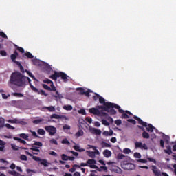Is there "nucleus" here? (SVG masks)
Wrapping results in <instances>:
<instances>
[{
    "label": "nucleus",
    "instance_id": "8fccbe9b",
    "mask_svg": "<svg viewBox=\"0 0 176 176\" xmlns=\"http://www.w3.org/2000/svg\"><path fill=\"white\" fill-rule=\"evenodd\" d=\"M43 82L50 85H54L53 81L50 79H46L43 80Z\"/></svg>",
    "mask_w": 176,
    "mask_h": 176
},
{
    "label": "nucleus",
    "instance_id": "e2e57ef3",
    "mask_svg": "<svg viewBox=\"0 0 176 176\" xmlns=\"http://www.w3.org/2000/svg\"><path fill=\"white\" fill-rule=\"evenodd\" d=\"M13 96H19V97H23V94H20V93H19V92H14V93L13 94Z\"/></svg>",
    "mask_w": 176,
    "mask_h": 176
},
{
    "label": "nucleus",
    "instance_id": "f03ea898",
    "mask_svg": "<svg viewBox=\"0 0 176 176\" xmlns=\"http://www.w3.org/2000/svg\"><path fill=\"white\" fill-rule=\"evenodd\" d=\"M10 83L19 87L25 86V76L19 72H14L11 74Z\"/></svg>",
    "mask_w": 176,
    "mask_h": 176
},
{
    "label": "nucleus",
    "instance_id": "6ab92c4d",
    "mask_svg": "<svg viewBox=\"0 0 176 176\" xmlns=\"http://www.w3.org/2000/svg\"><path fill=\"white\" fill-rule=\"evenodd\" d=\"M113 131L111 129L109 131V132H108V131H104L103 132V135L104 136H111L113 135Z\"/></svg>",
    "mask_w": 176,
    "mask_h": 176
},
{
    "label": "nucleus",
    "instance_id": "72a5a7b5",
    "mask_svg": "<svg viewBox=\"0 0 176 176\" xmlns=\"http://www.w3.org/2000/svg\"><path fill=\"white\" fill-rule=\"evenodd\" d=\"M60 116L57 114H52L50 116V119H56V120H60Z\"/></svg>",
    "mask_w": 176,
    "mask_h": 176
},
{
    "label": "nucleus",
    "instance_id": "9d476101",
    "mask_svg": "<svg viewBox=\"0 0 176 176\" xmlns=\"http://www.w3.org/2000/svg\"><path fill=\"white\" fill-rule=\"evenodd\" d=\"M11 104L16 108H21V105L23 104V100H12Z\"/></svg>",
    "mask_w": 176,
    "mask_h": 176
},
{
    "label": "nucleus",
    "instance_id": "49530a36",
    "mask_svg": "<svg viewBox=\"0 0 176 176\" xmlns=\"http://www.w3.org/2000/svg\"><path fill=\"white\" fill-rule=\"evenodd\" d=\"M20 159L21 161H25V162L28 161V157L25 155H21L20 157Z\"/></svg>",
    "mask_w": 176,
    "mask_h": 176
},
{
    "label": "nucleus",
    "instance_id": "2eb2a0df",
    "mask_svg": "<svg viewBox=\"0 0 176 176\" xmlns=\"http://www.w3.org/2000/svg\"><path fill=\"white\" fill-rule=\"evenodd\" d=\"M25 154L30 156V157H32V160L36 162H40L41 158L39 157L34 156L32 153H29V151H25Z\"/></svg>",
    "mask_w": 176,
    "mask_h": 176
},
{
    "label": "nucleus",
    "instance_id": "aec40b11",
    "mask_svg": "<svg viewBox=\"0 0 176 176\" xmlns=\"http://www.w3.org/2000/svg\"><path fill=\"white\" fill-rule=\"evenodd\" d=\"M164 152H165L166 153H167L168 155H171V154H173V151H172V148H171V146H168L166 147V149L164 150Z\"/></svg>",
    "mask_w": 176,
    "mask_h": 176
},
{
    "label": "nucleus",
    "instance_id": "412c9836",
    "mask_svg": "<svg viewBox=\"0 0 176 176\" xmlns=\"http://www.w3.org/2000/svg\"><path fill=\"white\" fill-rule=\"evenodd\" d=\"M13 140H14L16 141H18L19 142H20L21 144H26V141L23 140V139H21V138H19L17 137H14Z\"/></svg>",
    "mask_w": 176,
    "mask_h": 176
},
{
    "label": "nucleus",
    "instance_id": "473e14b6",
    "mask_svg": "<svg viewBox=\"0 0 176 176\" xmlns=\"http://www.w3.org/2000/svg\"><path fill=\"white\" fill-rule=\"evenodd\" d=\"M63 109L66 111H72L73 107L72 105H65Z\"/></svg>",
    "mask_w": 176,
    "mask_h": 176
},
{
    "label": "nucleus",
    "instance_id": "5fc2aeb1",
    "mask_svg": "<svg viewBox=\"0 0 176 176\" xmlns=\"http://www.w3.org/2000/svg\"><path fill=\"white\" fill-rule=\"evenodd\" d=\"M48 154L50 155H53L55 157H57V156H58V154L56 153H55V151H49Z\"/></svg>",
    "mask_w": 176,
    "mask_h": 176
},
{
    "label": "nucleus",
    "instance_id": "a878e982",
    "mask_svg": "<svg viewBox=\"0 0 176 176\" xmlns=\"http://www.w3.org/2000/svg\"><path fill=\"white\" fill-rule=\"evenodd\" d=\"M87 152L88 153V156L89 157H92V159H94V157H96L94 151H87Z\"/></svg>",
    "mask_w": 176,
    "mask_h": 176
},
{
    "label": "nucleus",
    "instance_id": "393cba45",
    "mask_svg": "<svg viewBox=\"0 0 176 176\" xmlns=\"http://www.w3.org/2000/svg\"><path fill=\"white\" fill-rule=\"evenodd\" d=\"M40 162H41L40 164L43 165L44 166H45V167L49 166V165H48L49 163L47 162V160H41V159Z\"/></svg>",
    "mask_w": 176,
    "mask_h": 176
},
{
    "label": "nucleus",
    "instance_id": "7ed1b4c3",
    "mask_svg": "<svg viewBox=\"0 0 176 176\" xmlns=\"http://www.w3.org/2000/svg\"><path fill=\"white\" fill-rule=\"evenodd\" d=\"M133 119L138 121V123L140 125H142L143 126H145L146 129V131L148 132L153 133L154 131V130L155 129V126H153L151 124H149L148 125H147L146 122H145L141 118H140L139 117H138L136 116H133Z\"/></svg>",
    "mask_w": 176,
    "mask_h": 176
},
{
    "label": "nucleus",
    "instance_id": "c9c22d12",
    "mask_svg": "<svg viewBox=\"0 0 176 176\" xmlns=\"http://www.w3.org/2000/svg\"><path fill=\"white\" fill-rule=\"evenodd\" d=\"M61 143L63 144H66V145H70L71 144L70 142L67 138H64L62 140Z\"/></svg>",
    "mask_w": 176,
    "mask_h": 176
},
{
    "label": "nucleus",
    "instance_id": "ddd939ff",
    "mask_svg": "<svg viewBox=\"0 0 176 176\" xmlns=\"http://www.w3.org/2000/svg\"><path fill=\"white\" fill-rule=\"evenodd\" d=\"M152 171L155 176H162V173L155 166H152Z\"/></svg>",
    "mask_w": 176,
    "mask_h": 176
},
{
    "label": "nucleus",
    "instance_id": "cd10ccee",
    "mask_svg": "<svg viewBox=\"0 0 176 176\" xmlns=\"http://www.w3.org/2000/svg\"><path fill=\"white\" fill-rule=\"evenodd\" d=\"M5 126V119L0 118V129H3Z\"/></svg>",
    "mask_w": 176,
    "mask_h": 176
},
{
    "label": "nucleus",
    "instance_id": "1a4fd4ad",
    "mask_svg": "<svg viewBox=\"0 0 176 176\" xmlns=\"http://www.w3.org/2000/svg\"><path fill=\"white\" fill-rule=\"evenodd\" d=\"M45 131L49 133L50 135H54L56 133V128L53 126H45Z\"/></svg>",
    "mask_w": 176,
    "mask_h": 176
},
{
    "label": "nucleus",
    "instance_id": "603ef678",
    "mask_svg": "<svg viewBox=\"0 0 176 176\" xmlns=\"http://www.w3.org/2000/svg\"><path fill=\"white\" fill-rule=\"evenodd\" d=\"M0 36L4 38L5 39H8V36L3 32H0Z\"/></svg>",
    "mask_w": 176,
    "mask_h": 176
},
{
    "label": "nucleus",
    "instance_id": "4c0bfd02",
    "mask_svg": "<svg viewBox=\"0 0 176 176\" xmlns=\"http://www.w3.org/2000/svg\"><path fill=\"white\" fill-rule=\"evenodd\" d=\"M35 93H38V94H41V95H43V96H47L48 94L45 93V90H38V91H34Z\"/></svg>",
    "mask_w": 176,
    "mask_h": 176
},
{
    "label": "nucleus",
    "instance_id": "0e129e2a",
    "mask_svg": "<svg viewBox=\"0 0 176 176\" xmlns=\"http://www.w3.org/2000/svg\"><path fill=\"white\" fill-rule=\"evenodd\" d=\"M50 142L51 144H55V145H58V142H57L55 139H51V140H50Z\"/></svg>",
    "mask_w": 176,
    "mask_h": 176
},
{
    "label": "nucleus",
    "instance_id": "338daca9",
    "mask_svg": "<svg viewBox=\"0 0 176 176\" xmlns=\"http://www.w3.org/2000/svg\"><path fill=\"white\" fill-rule=\"evenodd\" d=\"M115 124L117 126H120V124H122V120H115Z\"/></svg>",
    "mask_w": 176,
    "mask_h": 176
},
{
    "label": "nucleus",
    "instance_id": "2f4dec72",
    "mask_svg": "<svg viewBox=\"0 0 176 176\" xmlns=\"http://www.w3.org/2000/svg\"><path fill=\"white\" fill-rule=\"evenodd\" d=\"M61 160L63 161H69V156L65 154H63L61 155Z\"/></svg>",
    "mask_w": 176,
    "mask_h": 176
},
{
    "label": "nucleus",
    "instance_id": "13d9d810",
    "mask_svg": "<svg viewBox=\"0 0 176 176\" xmlns=\"http://www.w3.org/2000/svg\"><path fill=\"white\" fill-rule=\"evenodd\" d=\"M134 157H136V159H140L142 157V155L139 153H134Z\"/></svg>",
    "mask_w": 176,
    "mask_h": 176
},
{
    "label": "nucleus",
    "instance_id": "37998d69",
    "mask_svg": "<svg viewBox=\"0 0 176 176\" xmlns=\"http://www.w3.org/2000/svg\"><path fill=\"white\" fill-rule=\"evenodd\" d=\"M9 122L11 124H18L19 120L16 118L13 119V120H9Z\"/></svg>",
    "mask_w": 176,
    "mask_h": 176
},
{
    "label": "nucleus",
    "instance_id": "a19ab883",
    "mask_svg": "<svg viewBox=\"0 0 176 176\" xmlns=\"http://www.w3.org/2000/svg\"><path fill=\"white\" fill-rule=\"evenodd\" d=\"M20 137H21V138H22V139H23V140H28V138H29V136L28 135H27L26 134H25V133H22V134H21L20 135Z\"/></svg>",
    "mask_w": 176,
    "mask_h": 176
},
{
    "label": "nucleus",
    "instance_id": "39448f33",
    "mask_svg": "<svg viewBox=\"0 0 176 176\" xmlns=\"http://www.w3.org/2000/svg\"><path fill=\"white\" fill-rule=\"evenodd\" d=\"M117 106L118 107H114L113 108H115L116 109H118L119 113L122 114L121 116V118L122 119H129V116L128 115L133 116V113H131V111H129L128 110L124 111V110L122 109L119 105L117 104Z\"/></svg>",
    "mask_w": 176,
    "mask_h": 176
},
{
    "label": "nucleus",
    "instance_id": "c03bdc74",
    "mask_svg": "<svg viewBox=\"0 0 176 176\" xmlns=\"http://www.w3.org/2000/svg\"><path fill=\"white\" fill-rule=\"evenodd\" d=\"M46 109H47L50 112L55 111V108L53 106L47 107H46Z\"/></svg>",
    "mask_w": 176,
    "mask_h": 176
},
{
    "label": "nucleus",
    "instance_id": "7c9ffc66",
    "mask_svg": "<svg viewBox=\"0 0 176 176\" xmlns=\"http://www.w3.org/2000/svg\"><path fill=\"white\" fill-rule=\"evenodd\" d=\"M37 133L40 135H44L45 134V131L43 129H38Z\"/></svg>",
    "mask_w": 176,
    "mask_h": 176
},
{
    "label": "nucleus",
    "instance_id": "5701e85b",
    "mask_svg": "<svg viewBox=\"0 0 176 176\" xmlns=\"http://www.w3.org/2000/svg\"><path fill=\"white\" fill-rule=\"evenodd\" d=\"M142 138L144 139H149L150 135L148 133V132H146L145 130H144L142 132Z\"/></svg>",
    "mask_w": 176,
    "mask_h": 176
},
{
    "label": "nucleus",
    "instance_id": "423d86ee",
    "mask_svg": "<svg viewBox=\"0 0 176 176\" xmlns=\"http://www.w3.org/2000/svg\"><path fill=\"white\" fill-rule=\"evenodd\" d=\"M121 167L124 170H134L135 169V165L132 163H128L127 161H124L122 164H121Z\"/></svg>",
    "mask_w": 176,
    "mask_h": 176
},
{
    "label": "nucleus",
    "instance_id": "a18cd8bd",
    "mask_svg": "<svg viewBox=\"0 0 176 176\" xmlns=\"http://www.w3.org/2000/svg\"><path fill=\"white\" fill-rule=\"evenodd\" d=\"M102 124L104 126H109L110 125L109 122H108V121L107 120H104V119L102 120Z\"/></svg>",
    "mask_w": 176,
    "mask_h": 176
},
{
    "label": "nucleus",
    "instance_id": "680f3d73",
    "mask_svg": "<svg viewBox=\"0 0 176 176\" xmlns=\"http://www.w3.org/2000/svg\"><path fill=\"white\" fill-rule=\"evenodd\" d=\"M63 129L64 131H65V130H71V126L67 125V124H65V126H63Z\"/></svg>",
    "mask_w": 176,
    "mask_h": 176
},
{
    "label": "nucleus",
    "instance_id": "c85d7f7f",
    "mask_svg": "<svg viewBox=\"0 0 176 176\" xmlns=\"http://www.w3.org/2000/svg\"><path fill=\"white\" fill-rule=\"evenodd\" d=\"M16 65H18L19 69L21 70V72L24 74L25 72V69L23 66L20 63V62H19Z\"/></svg>",
    "mask_w": 176,
    "mask_h": 176
},
{
    "label": "nucleus",
    "instance_id": "09e8293b",
    "mask_svg": "<svg viewBox=\"0 0 176 176\" xmlns=\"http://www.w3.org/2000/svg\"><path fill=\"white\" fill-rule=\"evenodd\" d=\"M0 54L3 56H8V52L6 50H1L0 51Z\"/></svg>",
    "mask_w": 176,
    "mask_h": 176
},
{
    "label": "nucleus",
    "instance_id": "f3484780",
    "mask_svg": "<svg viewBox=\"0 0 176 176\" xmlns=\"http://www.w3.org/2000/svg\"><path fill=\"white\" fill-rule=\"evenodd\" d=\"M50 79L53 80H56L58 78H59V72H54V74L50 76Z\"/></svg>",
    "mask_w": 176,
    "mask_h": 176
},
{
    "label": "nucleus",
    "instance_id": "4468645a",
    "mask_svg": "<svg viewBox=\"0 0 176 176\" xmlns=\"http://www.w3.org/2000/svg\"><path fill=\"white\" fill-rule=\"evenodd\" d=\"M89 111L90 113H92V114L96 115V116H100L101 113L99 109H96L94 107L89 109Z\"/></svg>",
    "mask_w": 176,
    "mask_h": 176
},
{
    "label": "nucleus",
    "instance_id": "f8f14e48",
    "mask_svg": "<svg viewBox=\"0 0 176 176\" xmlns=\"http://www.w3.org/2000/svg\"><path fill=\"white\" fill-rule=\"evenodd\" d=\"M60 77L63 80H64L65 82H67L68 81L69 76L66 74L63 73V72H58V78Z\"/></svg>",
    "mask_w": 176,
    "mask_h": 176
},
{
    "label": "nucleus",
    "instance_id": "a211bd4d",
    "mask_svg": "<svg viewBox=\"0 0 176 176\" xmlns=\"http://www.w3.org/2000/svg\"><path fill=\"white\" fill-rule=\"evenodd\" d=\"M91 132L92 134L98 135H100L101 134V130L98 129L96 128H93L91 129Z\"/></svg>",
    "mask_w": 176,
    "mask_h": 176
},
{
    "label": "nucleus",
    "instance_id": "f704fd0d",
    "mask_svg": "<svg viewBox=\"0 0 176 176\" xmlns=\"http://www.w3.org/2000/svg\"><path fill=\"white\" fill-rule=\"evenodd\" d=\"M124 157H126V156L122 153H119L117 155V160H122L124 159Z\"/></svg>",
    "mask_w": 176,
    "mask_h": 176
},
{
    "label": "nucleus",
    "instance_id": "052dcab7",
    "mask_svg": "<svg viewBox=\"0 0 176 176\" xmlns=\"http://www.w3.org/2000/svg\"><path fill=\"white\" fill-rule=\"evenodd\" d=\"M96 96L93 97L94 100L96 101L100 99V96L98 94H95Z\"/></svg>",
    "mask_w": 176,
    "mask_h": 176
},
{
    "label": "nucleus",
    "instance_id": "69168bd1",
    "mask_svg": "<svg viewBox=\"0 0 176 176\" xmlns=\"http://www.w3.org/2000/svg\"><path fill=\"white\" fill-rule=\"evenodd\" d=\"M138 162L140 163H143V164L147 163V160H144V159H139V160H138Z\"/></svg>",
    "mask_w": 176,
    "mask_h": 176
},
{
    "label": "nucleus",
    "instance_id": "774afa93",
    "mask_svg": "<svg viewBox=\"0 0 176 176\" xmlns=\"http://www.w3.org/2000/svg\"><path fill=\"white\" fill-rule=\"evenodd\" d=\"M90 92H91L90 89H89L87 91H85L84 95H85L87 97H89L90 96Z\"/></svg>",
    "mask_w": 176,
    "mask_h": 176
},
{
    "label": "nucleus",
    "instance_id": "f257e3e1",
    "mask_svg": "<svg viewBox=\"0 0 176 176\" xmlns=\"http://www.w3.org/2000/svg\"><path fill=\"white\" fill-rule=\"evenodd\" d=\"M99 102L100 104H103V106L98 107L99 109H102L111 115L117 114V111L114 109V107H117L118 108V104L111 103V102H106V100L100 96L99 98Z\"/></svg>",
    "mask_w": 176,
    "mask_h": 176
},
{
    "label": "nucleus",
    "instance_id": "dca6fc26",
    "mask_svg": "<svg viewBox=\"0 0 176 176\" xmlns=\"http://www.w3.org/2000/svg\"><path fill=\"white\" fill-rule=\"evenodd\" d=\"M112 153L111 152V151L108 150V149H105L103 151V156L104 157H111Z\"/></svg>",
    "mask_w": 176,
    "mask_h": 176
},
{
    "label": "nucleus",
    "instance_id": "6e6552de",
    "mask_svg": "<svg viewBox=\"0 0 176 176\" xmlns=\"http://www.w3.org/2000/svg\"><path fill=\"white\" fill-rule=\"evenodd\" d=\"M24 78H25L24 86L26 85V82L28 81L29 85L30 86V89H32V91H33L34 92H38V89L36 88L34 85H32L31 82L32 80L29 77L24 76Z\"/></svg>",
    "mask_w": 176,
    "mask_h": 176
},
{
    "label": "nucleus",
    "instance_id": "de8ad7c7",
    "mask_svg": "<svg viewBox=\"0 0 176 176\" xmlns=\"http://www.w3.org/2000/svg\"><path fill=\"white\" fill-rule=\"evenodd\" d=\"M34 145L35 146H43V143H41V142L39 141H34Z\"/></svg>",
    "mask_w": 176,
    "mask_h": 176
},
{
    "label": "nucleus",
    "instance_id": "b1692460",
    "mask_svg": "<svg viewBox=\"0 0 176 176\" xmlns=\"http://www.w3.org/2000/svg\"><path fill=\"white\" fill-rule=\"evenodd\" d=\"M84 135V132L82 129L78 130V132L76 133V137L78 138V137L82 136Z\"/></svg>",
    "mask_w": 176,
    "mask_h": 176
},
{
    "label": "nucleus",
    "instance_id": "4be33fe9",
    "mask_svg": "<svg viewBox=\"0 0 176 176\" xmlns=\"http://www.w3.org/2000/svg\"><path fill=\"white\" fill-rule=\"evenodd\" d=\"M22 56H27L28 58H33L34 57L30 52H26Z\"/></svg>",
    "mask_w": 176,
    "mask_h": 176
},
{
    "label": "nucleus",
    "instance_id": "4d7b16f0",
    "mask_svg": "<svg viewBox=\"0 0 176 176\" xmlns=\"http://www.w3.org/2000/svg\"><path fill=\"white\" fill-rule=\"evenodd\" d=\"M6 127L8 129H11V130H14L15 129V127L11 126L10 124H6Z\"/></svg>",
    "mask_w": 176,
    "mask_h": 176
},
{
    "label": "nucleus",
    "instance_id": "6e6d98bb",
    "mask_svg": "<svg viewBox=\"0 0 176 176\" xmlns=\"http://www.w3.org/2000/svg\"><path fill=\"white\" fill-rule=\"evenodd\" d=\"M77 90L80 91V94L81 95H85V91L83 88L80 87V88H78Z\"/></svg>",
    "mask_w": 176,
    "mask_h": 176
},
{
    "label": "nucleus",
    "instance_id": "bf43d9fd",
    "mask_svg": "<svg viewBox=\"0 0 176 176\" xmlns=\"http://www.w3.org/2000/svg\"><path fill=\"white\" fill-rule=\"evenodd\" d=\"M11 148L13 151H19V148L17 146H16L15 144H11Z\"/></svg>",
    "mask_w": 176,
    "mask_h": 176
},
{
    "label": "nucleus",
    "instance_id": "864d4df0",
    "mask_svg": "<svg viewBox=\"0 0 176 176\" xmlns=\"http://www.w3.org/2000/svg\"><path fill=\"white\" fill-rule=\"evenodd\" d=\"M131 152V149L127 148H124V149L123 150V153H124V154H129Z\"/></svg>",
    "mask_w": 176,
    "mask_h": 176
},
{
    "label": "nucleus",
    "instance_id": "0eeeda50",
    "mask_svg": "<svg viewBox=\"0 0 176 176\" xmlns=\"http://www.w3.org/2000/svg\"><path fill=\"white\" fill-rule=\"evenodd\" d=\"M96 160L94 159H89L87 160V166L90 167L91 169H96L97 171L101 172V169L97 166Z\"/></svg>",
    "mask_w": 176,
    "mask_h": 176
},
{
    "label": "nucleus",
    "instance_id": "e433bc0d",
    "mask_svg": "<svg viewBox=\"0 0 176 176\" xmlns=\"http://www.w3.org/2000/svg\"><path fill=\"white\" fill-rule=\"evenodd\" d=\"M43 121V119H36L32 121L33 124H38Z\"/></svg>",
    "mask_w": 176,
    "mask_h": 176
},
{
    "label": "nucleus",
    "instance_id": "c756f323",
    "mask_svg": "<svg viewBox=\"0 0 176 176\" xmlns=\"http://www.w3.org/2000/svg\"><path fill=\"white\" fill-rule=\"evenodd\" d=\"M8 173L12 176H19L20 174H19L16 170H9Z\"/></svg>",
    "mask_w": 176,
    "mask_h": 176
},
{
    "label": "nucleus",
    "instance_id": "9b49d317",
    "mask_svg": "<svg viewBox=\"0 0 176 176\" xmlns=\"http://www.w3.org/2000/svg\"><path fill=\"white\" fill-rule=\"evenodd\" d=\"M19 56L17 50H14L13 54H11L10 58L12 63H15L16 65L19 62L16 58Z\"/></svg>",
    "mask_w": 176,
    "mask_h": 176
},
{
    "label": "nucleus",
    "instance_id": "ea45409f",
    "mask_svg": "<svg viewBox=\"0 0 176 176\" xmlns=\"http://www.w3.org/2000/svg\"><path fill=\"white\" fill-rule=\"evenodd\" d=\"M31 151H32V154L34 155H38V153H40V149L38 148H30ZM34 152H37V153H34Z\"/></svg>",
    "mask_w": 176,
    "mask_h": 176
},
{
    "label": "nucleus",
    "instance_id": "58836bf2",
    "mask_svg": "<svg viewBox=\"0 0 176 176\" xmlns=\"http://www.w3.org/2000/svg\"><path fill=\"white\" fill-rule=\"evenodd\" d=\"M25 72L29 75V76H30L33 80H36V78H35V76H34L33 74H32V73H31V72L30 71H29V70H25Z\"/></svg>",
    "mask_w": 176,
    "mask_h": 176
},
{
    "label": "nucleus",
    "instance_id": "bb28decb",
    "mask_svg": "<svg viewBox=\"0 0 176 176\" xmlns=\"http://www.w3.org/2000/svg\"><path fill=\"white\" fill-rule=\"evenodd\" d=\"M142 144L141 142H136L135 144V148L142 149Z\"/></svg>",
    "mask_w": 176,
    "mask_h": 176
},
{
    "label": "nucleus",
    "instance_id": "3c124183",
    "mask_svg": "<svg viewBox=\"0 0 176 176\" xmlns=\"http://www.w3.org/2000/svg\"><path fill=\"white\" fill-rule=\"evenodd\" d=\"M127 122L135 125L137 124V121H135L134 119H128Z\"/></svg>",
    "mask_w": 176,
    "mask_h": 176
},
{
    "label": "nucleus",
    "instance_id": "20e7f679",
    "mask_svg": "<svg viewBox=\"0 0 176 176\" xmlns=\"http://www.w3.org/2000/svg\"><path fill=\"white\" fill-rule=\"evenodd\" d=\"M42 87L44 89L47 90L49 91H56V95L54 96L55 98L62 99L63 95L60 94L58 91H56V87L54 86V85H50V87L45 84H43Z\"/></svg>",
    "mask_w": 176,
    "mask_h": 176
},
{
    "label": "nucleus",
    "instance_id": "79ce46f5",
    "mask_svg": "<svg viewBox=\"0 0 176 176\" xmlns=\"http://www.w3.org/2000/svg\"><path fill=\"white\" fill-rule=\"evenodd\" d=\"M16 47L17 50L21 53H25V49L21 47H18L17 45H15Z\"/></svg>",
    "mask_w": 176,
    "mask_h": 176
}]
</instances>
